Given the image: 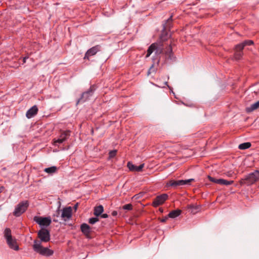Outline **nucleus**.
<instances>
[{"instance_id":"obj_1","label":"nucleus","mask_w":259,"mask_h":259,"mask_svg":"<svg viewBox=\"0 0 259 259\" xmlns=\"http://www.w3.org/2000/svg\"><path fill=\"white\" fill-rule=\"evenodd\" d=\"M4 237L6 239V241L9 247L10 248L16 251L19 249L16 239L12 236L11 230L10 229L6 228L5 230Z\"/></svg>"},{"instance_id":"obj_2","label":"nucleus","mask_w":259,"mask_h":259,"mask_svg":"<svg viewBox=\"0 0 259 259\" xmlns=\"http://www.w3.org/2000/svg\"><path fill=\"white\" fill-rule=\"evenodd\" d=\"M33 248L35 252L39 253L42 255L47 256L53 255L54 253V251L52 250H51L47 247H44L41 245L40 241L37 240H35L34 241Z\"/></svg>"},{"instance_id":"obj_3","label":"nucleus","mask_w":259,"mask_h":259,"mask_svg":"<svg viewBox=\"0 0 259 259\" xmlns=\"http://www.w3.org/2000/svg\"><path fill=\"white\" fill-rule=\"evenodd\" d=\"M259 180V170H255L254 172L247 175L240 181L241 185H250Z\"/></svg>"},{"instance_id":"obj_4","label":"nucleus","mask_w":259,"mask_h":259,"mask_svg":"<svg viewBox=\"0 0 259 259\" xmlns=\"http://www.w3.org/2000/svg\"><path fill=\"white\" fill-rule=\"evenodd\" d=\"M29 203L27 200L20 202L16 207L13 214L16 217L20 216L24 213L28 207Z\"/></svg>"},{"instance_id":"obj_5","label":"nucleus","mask_w":259,"mask_h":259,"mask_svg":"<svg viewBox=\"0 0 259 259\" xmlns=\"http://www.w3.org/2000/svg\"><path fill=\"white\" fill-rule=\"evenodd\" d=\"M162 51L163 47L161 45L158 43H153L149 47L146 57H149L154 52H155L156 54H160L162 52Z\"/></svg>"},{"instance_id":"obj_6","label":"nucleus","mask_w":259,"mask_h":259,"mask_svg":"<svg viewBox=\"0 0 259 259\" xmlns=\"http://www.w3.org/2000/svg\"><path fill=\"white\" fill-rule=\"evenodd\" d=\"M71 131L70 130L61 131L60 135L57 139H54V145H57V143L61 144L70 136Z\"/></svg>"},{"instance_id":"obj_7","label":"nucleus","mask_w":259,"mask_h":259,"mask_svg":"<svg viewBox=\"0 0 259 259\" xmlns=\"http://www.w3.org/2000/svg\"><path fill=\"white\" fill-rule=\"evenodd\" d=\"M194 181V180L193 179H190L185 180H177V181L172 180H170L169 181L168 185L169 186H171V187L176 188L177 186H183V185H190V183Z\"/></svg>"},{"instance_id":"obj_8","label":"nucleus","mask_w":259,"mask_h":259,"mask_svg":"<svg viewBox=\"0 0 259 259\" xmlns=\"http://www.w3.org/2000/svg\"><path fill=\"white\" fill-rule=\"evenodd\" d=\"M101 46L99 45L93 47L86 52L83 59L90 60V57L95 55L98 52L101 51Z\"/></svg>"},{"instance_id":"obj_9","label":"nucleus","mask_w":259,"mask_h":259,"mask_svg":"<svg viewBox=\"0 0 259 259\" xmlns=\"http://www.w3.org/2000/svg\"><path fill=\"white\" fill-rule=\"evenodd\" d=\"M34 221L40 226H49L52 222L50 217H34Z\"/></svg>"},{"instance_id":"obj_10","label":"nucleus","mask_w":259,"mask_h":259,"mask_svg":"<svg viewBox=\"0 0 259 259\" xmlns=\"http://www.w3.org/2000/svg\"><path fill=\"white\" fill-rule=\"evenodd\" d=\"M168 199V195L166 194H162L158 195L153 200L152 206L156 207L162 205Z\"/></svg>"},{"instance_id":"obj_11","label":"nucleus","mask_w":259,"mask_h":259,"mask_svg":"<svg viewBox=\"0 0 259 259\" xmlns=\"http://www.w3.org/2000/svg\"><path fill=\"white\" fill-rule=\"evenodd\" d=\"M38 237L40 242H47L50 239V232L45 229H41L38 232Z\"/></svg>"},{"instance_id":"obj_12","label":"nucleus","mask_w":259,"mask_h":259,"mask_svg":"<svg viewBox=\"0 0 259 259\" xmlns=\"http://www.w3.org/2000/svg\"><path fill=\"white\" fill-rule=\"evenodd\" d=\"M207 178L210 182L221 185L229 186L232 185L234 183V181L232 180L228 181L223 179H217L210 176H208Z\"/></svg>"},{"instance_id":"obj_13","label":"nucleus","mask_w":259,"mask_h":259,"mask_svg":"<svg viewBox=\"0 0 259 259\" xmlns=\"http://www.w3.org/2000/svg\"><path fill=\"white\" fill-rule=\"evenodd\" d=\"M72 215V208L70 206L64 208L62 210L61 217L64 221L69 220Z\"/></svg>"},{"instance_id":"obj_14","label":"nucleus","mask_w":259,"mask_h":259,"mask_svg":"<svg viewBox=\"0 0 259 259\" xmlns=\"http://www.w3.org/2000/svg\"><path fill=\"white\" fill-rule=\"evenodd\" d=\"M127 166L129 169L132 171H141L144 166V164H141L139 166H136L133 164L132 162H128Z\"/></svg>"},{"instance_id":"obj_15","label":"nucleus","mask_w":259,"mask_h":259,"mask_svg":"<svg viewBox=\"0 0 259 259\" xmlns=\"http://www.w3.org/2000/svg\"><path fill=\"white\" fill-rule=\"evenodd\" d=\"M38 111L37 107L34 105L27 111L26 116L28 118H31L37 114Z\"/></svg>"},{"instance_id":"obj_16","label":"nucleus","mask_w":259,"mask_h":259,"mask_svg":"<svg viewBox=\"0 0 259 259\" xmlns=\"http://www.w3.org/2000/svg\"><path fill=\"white\" fill-rule=\"evenodd\" d=\"M92 95V91L91 90H89L85 92L82 93L81 97L78 100L77 104L79 102H84L86 101L90 96Z\"/></svg>"},{"instance_id":"obj_17","label":"nucleus","mask_w":259,"mask_h":259,"mask_svg":"<svg viewBox=\"0 0 259 259\" xmlns=\"http://www.w3.org/2000/svg\"><path fill=\"white\" fill-rule=\"evenodd\" d=\"M80 229L81 232L86 236H88L90 234L91 228L87 224L83 223L80 226Z\"/></svg>"},{"instance_id":"obj_18","label":"nucleus","mask_w":259,"mask_h":259,"mask_svg":"<svg viewBox=\"0 0 259 259\" xmlns=\"http://www.w3.org/2000/svg\"><path fill=\"white\" fill-rule=\"evenodd\" d=\"M259 108V101L252 104L249 107L246 108V111L247 113H250Z\"/></svg>"},{"instance_id":"obj_19","label":"nucleus","mask_w":259,"mask_h":259,"mask_svg":"<svg viewBox=\"0 0 259 259\" xmlns=\"http://www.w3.org/2000/svg\"><path fill=\"white\" fill-rule=\"evenodd\" d=\"M103 206L101 205H100L98 206L95 207L94 214L96 217H98L100 215L102 214V212H103Z\"/></svg>"},{"instance_id":"obj_20","label":"nucleus","mask_w":259,"mask_h":259,"mask_svg":"<svg viewBox=\"0 0 259 259\" xmlns=\"http://www.w3.org/2000/svg\"><path fill=\"white\" fill-rule=\"evenodd\" d=\"M181 212H182V211L180 209H176V210H172L168 213V217L169 218H172V219L176 218L179 217L181 214Z\"/></svg>"},{"instance_id":"obj_21","label":"nucleus","mask_w":259,"mask_h":259,"mask_svg":"<svg viewBox=\"0 0 259 259\" xmlns=\"http://www.w3.org/2000/svg\"><path fill=\"white\" fill-rule=\"evenodd\" d=\"M58 167L55 166H53L50 167L46 168L44 169V171L52 175L53 174L56 173L57 171Z\"/></svg>"},{"instance_id":"obj_22","label":"nucleus","mask_w":259,"mask_h":259,"mask_svg":"<svg viewBox=\"0 0 259 259\" xmlns=\"http://www.w3.org/2000/svg\"><path fill=\"white\" fill-rule=\"evenodd\" d=\"M251 146V144L249 142L244 143L239 145L238 148L239 149L244 150L249 148Z\"/></svg>"},{"instance_id":"obj_23","label":"nucleus","mask_w":259,"mask_h":259,"mask_svg":"<svg viewBox=\"0 0 259 259\" xmlns=\"http://www.w3.org/2000/svg\"><path fill=\"white\" fill-rule=\"evenodd\" d=\"M172 16H171L167 20L166 22L163 25V28L164 29H166L170 27V24L172 21Z\"/></svg>"},{"instance_id":"obj_24","label":"nucleus","mask_w":259,"mask_h":259,"mask_svg":"<svg viewBox=\"0 0 259 259\" xmlns=\"http://www.w3.org/2000/svg\"><path fill=\"white\" fill-rule=\"evenodd\" d=\"M242 52L235 51V53L234 54V58L236 60H239L242 57Z\"/></svg>"},{"instance_id":"obj_25","label":"nucleus","mask_w":259,"mask_h":259,"mask_svg":"<svg viewBox=\"0 0 259 259\" xmlns=\"http://www.w3.org/2000/svg\"><path fill=\"white\" fill-rule=\"evenodd\" d=\"M244 47H245V46H244L243 42L240 43L239 44L236 45L235 48V51L242 52V51L243 50Z\"/></svg>"},{"instance_id":"obj_26","label":"nucleus","mask_w":259,"mask_h":259,"mask_svg":"<svg viewBox=\"0 0 259 259\" xmlns=\"http://www.w3.org/2000/svg\"><path fill=\"white\" fill-rule=\"evenodd\" d=\"M99 221L97 217L91 218L89 220V223L91 224H94Z\"/></svg>"},{"instance_id":"obj_27","label":"nucleus","mask_w":259,"mask_h":259,"mask_svg":"<svg viewBox=\"0 0 259 259\" xmlns=\"http://www.w3.org/2000/svg\"><path fill=\"white\" fill-rule=\"evenodd\" d=\"M122 208L125 210H130L133 209V205L130 203L127 204L123 205L122 207Z\"/></svg>"},{"instance_id":"obj_28","label":"nucleus","mask_w":259,"mask_h":259,"mask_svg":"<svg viewBox=\"0 0 259 259\" xmlns=\"http://www.w3.org/2000/svg\"><path fill=\"white\" fill-rule=\"evenodd\" d=\"M242 42L245 47L246 46H250L253 44V41L251 40H246Z\"/></svg>"},{"instance_id":"obj_29","label":"nucleus","mask_w":259,"mask_h":259,"mask_svg":"<svg viewBox=\"0 0 259 259\" xmlns=\"http://www.w3.org/2000/svg\"><path fill=\"white\" fill-rule=\"evenodd\" d=\"M116 153H117V150H116L110 151L109 153V157L113 158L115 156Z\"/></svg>"},{"instance_id":"obj_30","label":"nucleus","mask_w":259,"mask_h":259,"mask_svg":"<svg viewBox=\"0 0 259 259\" xmlns=\"http://www.w3.org/2000/svg\"><path fill=\"white\" fill-rule=\"evenodd\" d=\"M60 210H59V209H58L56 211V213L54 215V217H57V218H58L60 216Z\"/></svg>"},{"instance_id":"obj_31","label":"nucleus","mask_w":259,"mask_h":259,"mask_svg":"<svg viewBox=\"0 0 259 259\" xmlns=\"http://www.w3.org/2000/svg\"><path fill=\"white\" fill-rule=\"evenodd\" d=\"M168 218V215H167V216H165L160 220V221L161 222L165 223L167 220Z\"/></svg>"},{"instance_id":"obj_32","label":"nucleus","mask_w":259,"mask_h":259,"mask_svg":"<svg viewBox=\"0 0 259 259\" xmlns=\"http://www.w3.org/2000/svg\"><path fill=\"white\" fill-rule=\"evenodd\" d=\"M108 215L106 213H103L101 215V218H108Z\"/></svg>"},{"instance_id":"obj_33","label":"nucleus","mask_w":259,"mask_h":259,"mask_svg":"<svg viewBox=\"0 0 259 259\" xmlns=\"http://www.w3.org/2000/svg\"><path fill=\"white\" fill-rule=\"evenodd\" d=\"M117 214V212L116 211H113L112 212V215H113V216H116Z\"/></svg>"},{"instance_id":"obj_34","label":"nucleus","mask_w":259,"mask_h":259,"mask_svg":"<svg viewBox=\"0 0 259 259\" xmlns=\"http://www.w3.org/2000/svg\"><path fill=\"white\" fill-rule=\"evenodd\" d=\"M4 189V187H3V186L0 187V193L3 192Z\"/></svg>"},{"instance_id":"obj_35","label":"nucleus","mask_w":259,"mask_h":259,"mask_svg":"<svg viewBox=\"0 0 259 259\" xmlns=\"http://www.w3.org/2000/svg\"><path fill=\"white\" fill-rule=\"evenodd\" d=\"M28 58V57H25L23 58V63H25L26 62V59Z\"/></svg>"},{"instance_id":"obj_36","label":"nucleus","mask_w":259,"mask_h":259,"mask_svg":"<svg viewBox=\"0 0 259 259\" xmlns=\"http://www.w3.org/2000/svg\"><path fill=\"white\" fill-rule=\"evenodd\" d=\"M53 221H54V222H57L58 221V220H57L56 219L54 218V219H53Z\"/></svg>"},{"instance_id":"obj_37","label":"nucleus","mask_w":259,"mask_h":259,"mask_svg":"<svg viewBox=\"0 0 259 259\" xmlns=\"http://www.w3.org/2000/svg\"><path fill=\"white\" fill-rule=\"evenodd\" d=\"M77 207V204H76L74 206V208H75V209H76Z\"/></svg>"},{"instance_id":"obj_38","label":"nucleus","mask_w":259,"mask_h":259,"mask_svg":"<svg viewBox=\"0 0 259 259\" xmlns=\"http://www.w3.org/2000/svg\"><path fill=\"white\" fill-rule=\"evenodd\" d=\"M159 210L160 211V212H163V209L162 208H159Z\"/></svg>"}]
</instances>
